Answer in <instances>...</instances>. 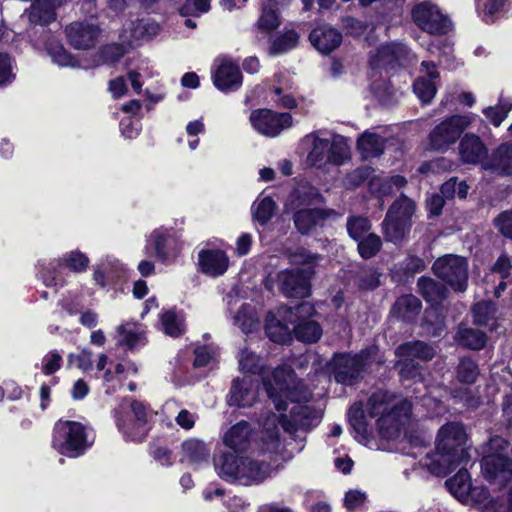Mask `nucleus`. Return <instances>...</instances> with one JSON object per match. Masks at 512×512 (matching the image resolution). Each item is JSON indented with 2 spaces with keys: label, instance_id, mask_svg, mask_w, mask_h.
<instances>
[{
  "label": "nucleus",
  "instance_id": "1",
  "mask_svg": "<svg viewBox=\"0 0 512 512\" xmlns=\"http://www.w3.org/2000/svg\"><path fill=\"white\" fill-rule=\"evenodd\" d=\"M289 400L288 406L291 404V407L288 414L281 413L277 416L269 411L259 420L262 429L256 440V446L260 453L273 455L281 452L279 424L285 432L294 434L298 431L307 432L320 423L322 418L320 411L310 405L295 403L293 398Z\"/></svg>",
  "mask_w": 512,
  "mask_h": 512
},
{
  "label": "nucleus",
  "instance_id": "2",
  "mask_svg": "<svg viewBox=\"0 0 512 512\" xmlns=\"http://www.w3.org/2000/svg\"><path fill=\"white\" fill-rule=\"evenodd\" d=\"M466 442L467 433L464 425L457 421L447 422L437 432L435 452L428 453L421 460L422 464L431 473L445 476L456 467L469 462Z\"/></svg>",
  "mask_w": 512,
  "mask_h": 512
},
{
  "label": "nucleus",
  "instance_id": "3",
  "mask_svg": "<svg viewBox=\"0 0 512 512\" xmlns=\"http://www.w3.org/2000/svg\"><path fill=\"white\" fill-rule=\"evenodd\" d=\"M368 416L376 420L382 438L392 439L398 436L401 428L408 422L412 406L400 395L386 389H376L364 404Z\"/></svg>",
  "mask_w": 512,
  "mask_h": 512
},
{
  "label": "nucleus",
  "instance_id": "4",
  "mask_svg": "<svg viewBox=\"0 0 512 512\" xmlns=\"http://www.w3.org/2000/svg\"><path fill=\"white\" fill-rule=\"evenodd\" d=\"M237 453L222 452L214 458V467L220 478L227 482L252 485L263 482L271 475V467Z\"/></svg>",
  "mask_w": 512,
  "mask_h": 512
},
{
  "label": "nucleus",
  "instance_id": "5",
  "mask_svg": "<svg viewBox=\"0 0 512 512\" xmlns=\"http://www.w3.org/2000/svg\"><path fill=\"white\" fill-rule=\"evenodd\" d=\"M302 143L310 148L307 162L317 168H322L326 164L339 166L349 158L346 138L326 130H318L306 135Z\"/></svg>",
  "mask_w": 512,
  "mask_h": 512
},
{
  "label": "nucleus",
  "instance_id": "6",
  "mask_svg": "<svg viewBox=\"0 0 512 512\" xmlns=\"http://www.w3.org/2000/svg\"><path fill=\"white\" fill-rule=\"evenodd\" d=\"M316 310L308 302H302L295 307L283 306L276 313L269 312L266 316L265 331L268 338L279 344H287L293 340V332L290 325L294 327L296 321L301 317H311Z\"/></svg>",
  "mask_w": 512,
  "mask_h": 512
},
{
  "label": "nucleus",
  "instance_id": "7",
  "mask_svg": "<svg viewBox=\"0 0 512 512\" xmlns=\"http://www.w3.org/2000/svg\"><path fill=\"white\" fill-rule=\"evenodd\" d=\"M90 432L80 422L59 420L54 426L52 445L62 455L78 457L92 445Z\"/></svg>",
  "mask_w": 512,
  "mask_h": 512
},
{
  "label": "nucleus",
  "instance_id": "8",
  "mask_svg": "<svg viewBox=\"0 0 512 512\" xmlns=\"http://www.w3.org/2000/svg\"><path fill=\"white\" fill-rule=\"evenodd\" d=\"M369 354L368 350H363L359 354H335L330 367L336 382L350 386L359 382L369 365Z\"/></svg>",
  "mask_w": 512,
  "mask_h": 512
},
{
  "label": "nucleus",
  "instance_id": "9",
  "mask_svg": "<svg viewBox=\"0 0 512 512\" xmlns=\"http://www.w3.org/2000/svg\"><path fill=\"white\" fill-rule=\"evenodd\" d=\"M295 384V373L290 366H279L272 372L270 378H263L265 390L277 411L288 408V399H292V388Z\"/></svg>",
  "mask_w": 512,
  "mask_h": 512
},
{
  "label": "nucleus",
  "instance_id": "10",
  "mask_svg": "<svg viewBox=\"0 0 512 512\" xmlns=\"http://www.w3.org/2000/svg\"><path fill=\"white\" fill-rule=\"evenodd\" d=\"M434 274L458 292H463L468 283V263L457 255L438 258L433 264Z\"/></svg>",
  "mask_w": 512,
  "mask_h": 512
},
{
  "label": "nucleus",
  "instance_id": "11",
  "mask_svg": "<svg viewBox=\"0 0 512 512\" xmlns=\"http://www.w3.org/2000/svg\"><path fill=\"white\" fill-rule=\"evenodd\" d=\"M468 117L453 115L439 123L429 134V148L444 152L454 144L469 125Z\"/></svg>",
  "mask_w": 512,
  "mask_h": 512
},
{
  "label": "nucleus",
  "instance_id": "12",
  "mask_svg": "<svg viewBox=\"0 0 512 512\" xmlns=\"http://www.w3.org/2000/svg\"><path fill=\"white\" fill-rule=\"evenodd\" d=\"M412 18L420 29L432 35L445 34L451 28L449 19L430 2L416 5L412 10Z\"/></svg>",
  "mask_w": 512,
  "mask_h": 512
},
{
  "label": "nucleus",
  "instance_id": "13",
  "mask_svg": "<svg viewBox=\"0 0 512 512\" xmlns=\"http://www.w3.org/2000/svg\"><path fill=\"white\" fill-rule=\"evenodd\" d=\"M252 127L267 137H276L282 131L290 128L293 119L289 113H277L269 109H257L251 112Z\"/></svg>",
  "mask_w": 512,
  "mask_h": 512
},
{
  "label": "nucleus",
  "instance_id": "14",
  "mask_svg": "<svg viewBox=\"0 0 512 512\" xmlns=\"http://www.w3.org/2000/svg\"><path fill=\"white\" fill-rule=\"evenodd\" d=\"M313 269H291L281 271L278 276V282L281 292L291 298H304L310 295V278Z\"/></svg>",
  "mask_w": 512,
  "mask_h": 512
},
{
  "label": "nucleus",
  "instance_id": "15",
  "mask_svg": "<svg viewBox=\"0 0 512 512\" xmlns=\"http://www.w3.org/2000/svg\"><path fill=\"white\" fill-rule=\"evenodd\" d=\"M410 51L406 45L402 43H388L381 45L370 56L369 64L372 70L378 69H395L397 66L404 65L408 60Z\"/></svg>",
  "mask_w": 512,
  "mask_h": 512
},
{
  "label": "nucleus",
  "instance_id": "16",
  "mask_svg": "<svg viewBox=\"0 0 512 512\" xmlns=\"http://www.w3.org/2000/svg\"><path fill=\"white\" fill-rule=\"evenodd\" d=\"M481 470L488 482L504 486L512 480V459L510 457L484 455L481 459Z\"/></svg>",
  "mask_w": 512,
  "mask_h": 512
},
{
  "label": "nucleus",
  "instance_id": "17",
  "mask_svg": "<svg viewBox=\"0 0 512 512\" xmlns=\"http://www.w3.org/2000/svg\"><path fill=\"white\" fill-rule=\"evenodd\" d=\"M213 83L223 92L239 89L242 74L237 64L228 58H218L214 62Z\"/></svg>",
  "mask_w": 512,
  "mask_h": 512
},
{
  "label": "nucleus",
  "instance_id": "18",
  "mask_svg": "<svg viewBox=\"0 0 512 512\" xmlns=\"http://www.w3.org/2000/svg\"><path fill=\"white\" fill-rule=\"evenodd\" d=\"M65 32L72 47L78 50H87L96 45L100 28L92 22L76 21L69 24Z\"/></svg>",
  "mask_w": 512,
  "mask_h": 512
},
{
  "label": "nucleus",
  "instance_id": "19",
  "mask_svg": "<svg viewBox=\"0 0 512 512\" xmlns=\"http://www.w3.org/2000/svg\"><path fill=\"white\" fill-rule=\"evenodd\" d=\"M259 383L250 377L236 378L228 396V404L239 408L251 407L258 397Z\"/></svg>",
  "mask_w": 512,
  "mask_h": 512
},
{
  "label": "nucleus",
  "instance_id": "20",
  "mask_svg": "<svg viewBox=\"0 0 512 512\" xmlns=\"http://www.w3.org/2000/svg\"><path fill=\"white\" fill-rule=\"evenodd\" d=\"M253 429L247 421H239L223 432V444L234 453L245 452L251 444Z\"/></svg>",
  "mask_w": 512,
  "mask_h": 512
},
{
  "label": "nucleus",
  "instance_id": "21",
  "mask_svg": "<svg viewBox=\"0 0 512 512\" xmlns=\"http://www.w3.org/2000/svg\"><path fill=\"white\" fill-rule=\"evenodd\" d=\"M421 66L425 75L419 76L413 83V91L422 103H429L437 92L439 72L433 62L423 61Z\"/></svg>",
  "mask_w": 512,
  "mask_h": 512
},
{
  "label": "nucleus",
  "instance_id": "22",
  "mask_svg": "<svg viewBox=\"0 0 512 512\" xmlns=\"http://www.w3.org/2000/svg\"><path fill=\"white\" fill-rule=\"evenodd\" d=\"M64 2L65 0H34L22 17H27L30 24L34 26L44 27L56 19L55 10Z\"/></svg>",
  "mask_w": 512,
  "mask_h": 512
},
{
  "label": "nucleus",
  "instance_id": "23",
  "mask_svg": "<svg viewBox=\"0 0 512 512\" xmlns=\"http://www.w3.org/2000/svg\"><path fill=\"white\" fill-rule=\"evenodd\" d=\"M331 215H337L334 210L323 209H299L294 212L293 220L295 227L302 234H308L317 226H322L323 222Z\"/></svg>",
  "mask_w": 512,
  "mask_h": 512
},
{
  "label": "nucleus",
  "instance_id": "24",
  "mask_svg": "<svg viewBox=\"0 0 512 512\" xmlns=\"http://www.w3.org/2000/svg\"><path fill=\"white\" fill-rule=\"evenodd\" d=\"M459 155L463 163L466 164H484L488 155V150L480 137L475 134H466L459 144Z\"/></svg>",
  "mask_w": 512,
  "mask_h": 512
},
{
  "label": "nucleus",
  "instance_id": "25",
  "mask_svg": "<svg viewBox=\"0 0 512 512\" xmlns=\"http://www.w3.org/2000/svg\"><path fill=\"white\" fill-rule=\"evenodd\" d=\"M485 170L502 176H512V142L499 145L483 164Z\"/></svg>",
  "mask_w": 512,
  "mask_h": 512
},
{
  "label": "nucleus",
  "instance_id": "26",
  "mask_svg": "<svg viewBox=\"0 0 512 512\" xmlns=\"http://www.w3.org/2000/svg\"><path fill=\"white\" fill-rule=\"evenodd\" d=\"M309 40L318 51L329 54L341 44L342 35L338 30L322 25L312 30Z\"/></svg>",
  "mask_w": 512,
  "mask_h": 512
},
{
  "label": "nucleus",
  "instance_id": "27",
  "mask_svg": "<svg viewBox=\"0 0 512 512\" xmlns=\"http://www.w3.org/2000/svg\"><path fill=\"white\" fill-rule=\"evenodd\" d=\"M199 265L203 273L211 277H217L227 271L229 258L221 250H203L199 253Z\"/></svg>",
  "mask_w": 512,
  "mask_h": 512
},
{
  "label": "nucleus",
  "instance_id": "28",
  "mask_svg": "<svg viewBox=\"0 0 512 512\" xmlns=\"http://www.w3.org/2000/svg\"><path fill=\"white\" fill-rule=\"evenodd\" d=\"M181 448L182 462L200 466L210 459L211 446L200 439L190 438L182 443Z\"/></svg>",
  "mask_w": 512,
  "mask_h": 512
},
{
  "label": "nucleus",
  "instance_id": "29",
  "mask_svg": "<svg viewBox=\"0 0 512 512\" xmlns=\"http://www.w3.org/2000/svg\"><path fill=\"white\" fill-rule=\"evenodd\" d=\"M118 342L135 349L144 346L147 342L145 328L136 322H125L117 327Z\"/></svg>",
  "mask_w": 512,
  "mask_h": 512
},
{
  "label": "nucleus",
  "instance_id": "30",
  "mask_svg": "<svg viewBox=\"0 0 512 512\" xmlns=\"http://www.w3.org/2000/svg\"><path fill=\"white\" fill-rule=\"evenodd\" d=\"M289 0H264L261 15L257 21V27L270 32L277 29L280 24L279 6H284Z\"/></svg>",
  "mask_w": 512,
  "mask_h": 512
},
{
  "label": "nucleus",
  "instance_id": "31",
  "mask_svg": "<svg viewBox=\"0 0 512 512\" xmlns=\"http://www.w3.org/2000/svg\"><path fill=\"white\" fill-rule=\"evenodd\" d=\"M126 411L136 420V427L131 433L134 438H145L148 433V420L152 412L143 402L133 400L129 404L125 403Z\"/></svg>",
  "mask_w": 512,
  "mask_h": 512
},
{
  "label": "nucleus",
  "instance_id": "32",
  "mask_svg": "<svg viewBox=\"0 0 512 512\" xmlns=\"http://www.w3.org/2000/svg\"><path fill=\"white\" fill-rule=\"evenodd\" d=\"M384 147V138L374 132L365 131L357 140V149L364 159L380 156Z\"/></svg>",
  "mask_w": 512,
  "mask_h": 512
},
{
  "label": "nucleus",
  "instance_id": "33",
  "mask_svg": "<svg viewBox=\"0 0 512 512\" xmlns=\"http://www.w3.org/2000/svg\"><path fill=\"white\" fill-rule=\"evenodd\" d=\"M395 354L399 358L411 359L415 358L424 361L431 360L435 351L432 346L422 341L407 342L398 346L395 350Z\"/></svg>",
  "mask_w": 512,
  "mask_h": 512
},
{
  "label": "nucleus",
  "instance_id": "34",
  "mask_svg": "<svg viewBox=\"0 0 512 512\" xmlns=\"http://www.w3.org/2000/svg\"><path fill=\"white\" fill-rule=\"evenodd\" d=\"M446 487L451 494L461 502L469 500V491L471 490V478L467 469L461 468L457 474L445 482Z\"/></svg>",
  "mask_w": 512,
  "mask_h": 512
},
{
  "label": "nucleus",
  "instance_id": "35",
  "mask_svg": "<svg viewBox=\"0 0 512 512\" xmlns=\"http://www.w3.org/2000/svg\"><path fill=\"white\" fill-rule=\"evenodd\" d=\"M364 404L359 401L354 403L348 411V421L361 440H367L371 435V428L366 420Z\"/></svg>",
  "mask_w": 512,
  "mask_h": 512
},
{
  "label": "nucleus",
  "instance_id": "36",
  "mask_svg": "<svg viewBox=\"0 0 512 512\" xmlns=\"http://www.w3.org/2000/svg\"><path fill=\"white\" fill-rule=\"evenodd\" d=\"M421 308V301L416 296L408 294L399 297L392 310L398 318L410 322L420 313Z\"/></svg>",
  "mask_w": 512,
  "mask_h": 512
},
{
  "label": "nucleus",
  "instance_id": "37",
  "mask_svg": "<svg viewBox=\"0 0 512 512\" xmlns=\"http://www.w3.org/2000/svg\"><path fill=\"white\" fill-rule=\"evenodd\" d=\"M417 285L423 298L432 305L440 304L447 297L445 286L430 277H420Z\"/></svg>",
  "mask_w": 512,
  "mask_h": 512
},
{
  "label": "nucleus",
  "instance_id": "38",
  "mask_svg": "<svg viewBox=\"0 0 512 512\" xmlns=\"http://www.w3.org/2000/svg\"><path fill=\"white\" fill-rule=\"evenodd\" d=\"M160 32V25L149 18L140 19L132 23L130 43L139 45L142 42L149 41Z\"/></svg>",
  "mask_w": 512,
  "mask_h": 512
},
{
  "label": "nucleus",
  "instance_id": "39",
  "mask_svg": "<svg viewBox=\"0 0 512 512\" xmlns=\"http://www.w3.org/2000/svg\"><path fill=\"white\" fill-rule=\"evenodd\" d=\"M320 195L313 187H299L294 189L287 201V209L295 212L299 209H307L306 207L316 203Z\"/></svg>",
  "mask_w": 512,
  "mask_h": 512
},
{
  "label": "nucleus",
  "instance_id": "40",
  "mask_svg": "<svg viewBox=\"0 0 512 512\" xmlns=\"http://www.w3.org/2000/svg\"><path fill=\"white\" fill-rule=\"evenodd\" d=\"M412 223L399 220L395 217H389L386 213L382 223V232L386 241L395 244L402 242L410 231Z\"/></svg>",
  "mask_w": 512,
  "mask_h": 512
},
{
  "label": "nucleus",
  "instance_id": "41",
  "mask_svg": "<svg viewBox=\"0 0 512 512\" xmlns=\"http://www.w3.org/2000/svg\"><path fill=\"white\" fill-rule=\"evenodd\" d=\"M277 209L275 201L270 196L260 195L252 204L253 219L260 225L267 224Z\"/></svg>",
  "mask_w": 512,
  "mask_h": 512
},
{
  "label": "nucleus",
  "instance_id": "42",
  "mask_svg": "<svg viewBox=\"0 0 512 512\" xmlns=\"http://www.w3.org/2000/svg\"><path fill=\"white\" fill-rule=\"evenodd\" d=\"M43 45L51 57L52 61L62 67H75L77 65L76 59L51 36L43 42Z\"/></svg>",
  "mask_w": 512,
  "mask_h": 512
},
{
  "label": "nucleus",
  "instance_id": "43",
  "mask_svg": "<svg viewBox=\"0 0 512 512\" xmlns=\"http://www.w3.org/2000/svg\"><path fill=\"white\" fill-rule=\"evenodd\" d=\"M293 332L298 341L304 343H315L322 336V328L314 320H302L295 322Z\"/></svg>",
  "mask_w": 512,
  "mask_h": 512
},
{
  "label": "nucleus",
  "instance_id": "44",
  "mask_svg": "<svg viewBox=\"0 0 512 512\" xmlns=\"http://www.w3.org/2000/svg\"><path fill=\"white\" fill-rule=\"evenodd\" d=\"M457 340L460 345L468 349L480 350L484 348L487 337L479 329L460 326L457 332Z\"/></svg>",
  "mask_w": 512,
  "mask_h": 512
},
{
  "label": "nucleus",
  "instance_id": "45",
  "mask_svg": "<svg viewBox=\"0 0 512 512\" xmlns=\"http://www.w3.org/2000/svg\"><path fill=\"white\" fill-rule=\"evenodd\" d=\"M114 417L116 421V425L118 430L122 433L124 438L129 441L141 442L145 438H134V436L130 433H133V430L136 427V420L132 418L128 411H126L125 402H122L117 409L114 411Z\"/></svg>",
  "mask_w": 512,
  "mask_h": 512
},
{
  "label": "nucleus",
  "instance_id": "46",
  "mask_svg": "<svg viewBox=\"0 0 512 512\" xmlns=\"http://www.w3.org/2000/svg\"><path fill=\"white\" fill-rule=\"evenodd\" d=\"M160 321L165 334L171 337H178L185 330L183 315L174 309L161 313Z\"/></svg>",
  "mask_w": 512,
  "mask_h": 512
},
{
  "label": "nucleus",
  "instance_id": "47",
  "mask_svg": "<svg viewBox=\"0 0 512 512\" xmlns=\"http://www.w3.org/2000/svg\"><path fill=\"white\" fill-rule=\"evenodd\" d=\"M234 324L245 334L252 333L258 328L259 320L254 307L244 304L234 316Z\"/></svg>",
  "mask_w": 512,
  "mask_h": 512
},
{
  "label": "nucleus",
  "instance_id": "48",
  "mask_svg": "<svg viewBox=\"0 0 512 512\" xmlns=\"http://www.w3.org/2000/svg\"><path fill=\"white\" fill-rule=\"evenodd\" d=\"M171 241V235L168 230L156 229L147 240L146 248L153 247L155 256L165 261L168 257V245Z\"/></svg>",
  "mask_w": 512,
  "mask_h": 512
},
{
  "label": "nucleus",
  "instance_id": "49",
  "mask_svg": "<svg viewBox=\"0 0 512 512\" xmlns=\"http://www.w3.org/2000/svg\"><path fill=\"white\" fill-rule=\"evenodd\" d=\"M508 0H475L476 11L479 17L486 23L495 21Z\"/></svg>",
  "mask_w": 512,
  "mask_h": 512
},
{
  "label": "nucleus",
  "instance_id": "50",
  "mask_svg": "<svg viewBox=\"0 0 512 512\" xmlns=\"http://www.w3.org/2000/svg\"><path fill=\"white\" fill-rule=\"evenodd\" d=\"M416 205L413 200L405 195H401L388 209L389 217H395L399 220L411 223V218L415 212Z\"/></svg>",
  "mask_w": 512,
  "mask_h": 512
},
{
  "label": "nucleus",
  "instance_id": "51",
  "mask_svg": "<svg viewBox=\"0 0 512 512\" xmlns=\"http://www.w3.org/2000/svg\"><path fill=\"white\" fill-rule=\"evenodd\" d=\"M299 35L294 30H287L275 37L270 45L269 53L278 55L296 47Z\"/></svg>",
  "mask_w": 512,
  "mask_h": 512
},
{
  "label": "nucleus",
  "instance_id": "52",
  "mask_svg": "<svg viewBox=\"0 0 512 512\" xmlns=\"http://www.w3.org/2000/svg\"><path fill=\"white\" fill-rule=\"evenodd\" d=\"M479 376L478 364L470 357H463L456 367V377L464 384H473Z\"/></svg>",
  "mask_w": 512,
  "mask_h": 512
},
{
  "label": "nucleus",
  "instance_id": "53",
  "mask_svg": "<svg viewBox=\"0 0 512 512\" xmlns=\"http://www.w3.org/2000/svg\"><path fill=\"white\" fill-rule=\"evenodd\" d=\"M239 367L243 372L261 374L265 368L264 361L254 352L243 349L239 354Z\"/></svg>",
  "mask_w": 512,
  "mask_h": 512
},
{
  "label": "nucleus",
  "instance_id": "54",
  "mask_svg": "<svg viewBox=\"0 0 512 512\" xmlns=\"http://www.w3.org/2000/svg\"><path fill=\"white\" fill-rule=\"evenodd\" d=\"M357 243L358 252L363 259H370L374 257L382 247V240L375 233L368 234L364 238L358 240Z\"/></svg>",
  "mask_w": 512,
  "mask_h": 512
},
{
  "label": "nucleus",
  "instance_id": "55",
  "mask_svg": "<svg viewBox=\"0 0 512 512\" xmlns=\"http://www.w3.org/2000/svg\"><path fill=\"white\" fill-rule=\"evenodd\" d=\"M381 274L374 268L360 269L355 276V283L361 290H373L380 285Z\"/></svg>",
  "mask_w": 512,
  "mask_h": 512
},
{
  "label": "nucleus",
  "instance_id": "56",
  "mask_svg": "<svg viewBox=\"0 0 512 512\" xmlns=\"http://www.w3.org/2000/svg\"><path fill=\"white\" fill-rule=\"evenodd\" d=\"M370 229V221L365 217L353 216L347 221L348 234L355 241H358L370 234Z\"/></svg>",
  "mask_w": 512,
  "mask_h": 512
},
{
  "label": "nucleus",
  "instance_id": "57",
  "mask_svg": "<svg viewBox=\"0 0 512 512\" xmlns=\"http://www.w3.org/2000/svg\"><path fill=\"white\" fill-rule=\"evenodd\" d=\"M473 321L475 324L484 326L494 319L495 307L491 302L481 301L476 303L472 309Z\"/></svg>",
  "mask_w": 512,
  "mask_h": 512
},
{
  "label": "nucleus",
  "instance_id": "58",
  "mask_svg": "<svg viewBox=\"0 0 512 512\" xmlns=\"http://www.w3.org/2000/svg\"><path fill=\"white\" fill-rule=\"evenodd\" d=\"M484 455L509 457L510 443L501 436H493L483 447Z\"/></svg>",
  "mask_w": 512,
  "mask_h": 512
},
{
  "label": "nucleus",
  "instance_id": "59",
  "mask_svg": "<svg viewBox=\"0 0 512 512\" xmlns=\"http://www.w3.org/2000/svg\"><path fill=\"white\" fill-rule=\"evenodd\" d=\"M397 366L399 367V373L402 379H410L414 381L422 379L421 368L418 364H415L413 360L399 358Z\"/></svg>",
  "mask_w": 512,
  "mask_h": 512
},
{
  "label": "nucleus",
  "instance_id": "60",
  "mask_svg": "<svg viewBox=\"0 0 512 512\" xmlns=\"http://www.w3.org/2000/svg\"><path fill=\"white\" fill-rule=\"evenodd\" d=\"M210 0H186L179 12L182 16H199L208 12Z\"/></svg>",
  "mask_w": 512,
  "mask_h": 512
},
{
  "label": "nucleus",
  "instance_id": "61",
  "mask_svg": "<svg viewBox=\"0 0 512 512\" xmlns=\"http://www.w3.org/2000/svg\"><path fill=\"white\" fill-rule=\"evenodd\" d=\"M289 261L295 265H308L311 269L314 264L317 263L320 256L312 254L304 248H297L288 254Z\"/></svg>",
  "mask_w": 512,
  "mask_h": 512
},
{
  "label": "nucleus",
  "instance_id": "62",
  "mask_svg": "<svg viewBox=\"0 0 512 512\" xmlns=\"http://www.w3.org/2000/svg\"><path fill=\"white\" fill-rule=\"evenodd\" d=\"M151 72L147 64L142 63L136 69H132L128 72V79L131 83L133 90L136 93L142 91L143 80L147 77H151Z\"/></svg>",
  "mask_w": 512,
  "mask_h": 512
},
{
  "label": "nucleus",
  "instance_id": "63",
  "mask_svg": "<svg viewBox=\"0 0 512 512\" xmlns=\"http://www.w3.org/2000/svg\"><path fill=\"white\" fill-rule=\"evenodd\" d=\"M62 362L61 354L56 350H52L42 359V372L45 375H52L61 368Z\"/></svg>",
  "mask_w": 512,
  "mask_h": 512
},
{
  "label": "nucleus",
  "instance_id": "64",
  "mask_svg": "<svg viewBox=\"0 0 512 512\" xmlns=\"http://www.w3.org/2000/svg\"><path fill=\"white\" fill-rule=\"evenodd\" d=\"M469 499L477 504L480 508L487 509L492 507V498L488 489L484 486H471L469 491Z\"/></svg>",
  "mask_w": 512,
  "mask_h": 512
}]
</instances>
